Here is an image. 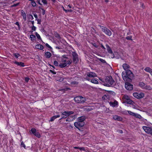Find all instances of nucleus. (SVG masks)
Here are the masks:
<instances>
[{
  "label": "nucleus",
  "mask_w": 152,
  "mask_h": 152,
  "mask_svg": "<svg viewBox=\"0 0 152 152\" xmlns=\"http://www.w3.org/2000/svg\"><path fill=\"white\" fill-rule=\"evenodd\" d=\"M72 56H73V61L74 62L77 61L78 60V55L75 52H72Z\"/></svg>",
  "instance_id": "11"
},
{
  "label": "nucleus",
  "mask_w": 152,
  "mask_h": 152,
  "mask_svg": "<svg viewBox=\"0 0 152 152\" xmlns=\"http://www.w3.org/2000/svg\"><path fill=\"white\" fill-rule=\"evenodd\" d=\"M124 102L127 104H131L133 102L130 99H129L128 100H126Z\"/></svg>",
  "instance_id": "32"
},
{
  "label": "nucleus",
  "mask_w": 152,
  "mask_h": 152,
  "mask_svg": "<svg viewBox=\"0 0 152 152\" xmlns=\"http://www.w3.org/2000/svg\"><path fill=\"white\" fill-rule=\"evenodd\" d=\"M53 64L55 66H59L58 62L56 61H54Z\"/></svg>",
  "instance_id": "41"
},
{
  "label": "nucleus",
  "mask_w": 152,
  "mask_h": 152,
  "mask_svg": "<svg viewBox=\"0 0 152 152\" xmlns=\"http://www.w3.org/2000/svg\"><path fill=\"white\" fill-rule=\"evenodd\" d=\"M87 76L90 77H97V75L96 74L93 72H87Z\"/></svg>",
  "instance_id": "12"
},
{
  "label": "nucleus",
  "mask_w": 152,
  "mask_h": 152,
  "mask_svg": "<svg viewBox=\"0 0 152 152\" xmlns=\"http://www.w3.org/2000/svg\"><path fill=\"white\" fill-rule=\"evenodd\" d=\"M14 64L20 66L24 67L25 66L24 64L21 62L16 61L14 62Z\"/></svg>",
  "instance_id": "16"
},
{
  "label": "nucleus",
  "mask_w": 152,
  "mask_h": 152,
  "mask_svg": "<svg viewBox=\"0 0 152 152\" xmlns=\"http://www.w3.org/2000/svg\"><path fill=\"white\" fill-rule=\"evenodd\" d=\"M91 82L93 83L96 84H98V82L96 79H92L91 80Z\"/></svg>",
  "instance_id": "27"
},
{
  "label": "nucleus",
  "mask_w": 152,
  "mask_h": 152,
  "mask_svg": "<svg viewBox=\"0 0 152 152\" xmlns=\"http://www.w3.org/2000/svg\"><path fill=\"white\" fill-rule=\"evenodd\" d=\"M144 70L146 72H148L150 74L152 73V69L148 67H146L144 69Z\"/></svg>",
  "instance_id": "20"
},
{
  "label": "nucleus",
  "mask_w": 152,
  "mask_h": 152,
  "mask_svg": "<svg viewBox=\"0 0 152 152\" xmlns=\"http://www.w3.org/2000/svg\"><path fill=\"white\" fill-rule=\"evenodd\" d=\"M29 80V78L28 77H26L25 78V81L27 83L28 81Z\"/></svg>",
  "instance_id": "53"
},
{
  "label": "nucleus",
  "mask_w": 152,
  "mask_h": 152,
  "mask_svg": "<svg viewBox=\"0 0 152 152\" xmlns=\"http://www.w3.org/2000/svg\"><path fill=\"white\" fill-rule=\"evenodd\" d=\"M35 34L37 38L38 39H40L41 40V38L40 36L36 32H35Z\"/></svg>",
  "instance_id": "37"
},
{
  "label": "nucleus",
  "mask_w": 152,
  "mask_h": 152,
  "mask_svg": "<svg viewBox=\"0 0 152 152\" xmlns=\"http://www.w3.org/2000/svg\"><path fill=\"white\" fill-rule=\"evenodd\" d=\"M109 104L111 106L114 107L118 105V103L115 100L114 102H110Z\"/></svg>",
  "instance_id": "14"
},
{
  "label": "nucleus",
  "mask_w": 152,
  "mask_h": 152,
  "mask_svg": "<svg viewBox=\"0 0 152 152\" xmlns=\"http://www.w3.org/2000/svg\"><path fill=\"white\" fill-rule=\"evenodd\" d=\"M144 89L150 90L152 89L151 87L149 85H145V87L144 88Z\"/></svg>",
  "instance_id": "26"
},
{
  "label": "nucleus",
  "mask_w": 152,
  "mask_h": 152,
  "mask_svg": "<svg viewBox=\"0 0 152 152\" xmlns=\"http://www.w3.org/2000/svg\"><path fill=\"white\" fill-rule=\"evenodd\" d=\"M35 48L37 49L42 50L44 48V47L43 45H41L38 44L36 45L35 46Z\"/></svg>",
  "instance_id": "21"
},
{
  "label": "nucleus",
  "mask_w": 152,
  "mask_h": 152,
  "mask_svg": "<svg viewBox=\"0 0 152 152\" xmlns=\"http://www.w3.org/2000/svg\"><path fill=\"white\" fill-rule=\"evenodd\" d=\"M133 95L134 97L137 99H141L144 96V94L142 93H138L137 92H135L133 94Z\"/></svg>",
  "instance_id": "8"
},
{
  "label": "nucleus",
  "mask_w": 152,
  "mask_h": 152,
  "mask_svg": "<svg viewBox=\"0 0 152 152\" xmlns=\"http://www.w3.org/2000/svg\"><path fill=\"white\" fill-rule=\"evenodd\" d=\"M115 84V82L111 76L106 77L105 84H104V86L108 87H114Z\"/></svg>",
  "instance_id": "2"
},
{
  "label": "nucleus",
  "mask_w": 152,
  "mask_h": 152,
  "mask_svg": "<svg viewBox=\"0 0 152 152\" xmlns=\"http://www.w3.org/2000/svg\"><path fill=\"white\" fill-rule=\"evenodd\" d=\"M19 4V3H17L15 4H13V6L14 7L17 6H18Z\"/></svg>",
  "instance_id": "59"
},
{
  "label": "nucleus",
  "mask_w": 152,
  "mask_h": 152,
  "mask_svg": "<svg viewBox=\"0 0 152 152\" xmlns=\"http://www.w3.org/2000/svg\"><path fill=\"white\" fill-rule=\"evenodd\" d=\"M13 55L16 58H18L19 56H20V55L18 53H13Z\"/></svg>",
  "instance_id": "34"
},
{
  "label": "nucleus",
  "mask_w": 152,
  "mask_h": 152,
  "mask_svg": "<svg viewBox=\"0 0 152 152\" xmlns=\"http://www.w3.org/2000/svg\"><path fill=\"white\" fill-rule=\"evenodd\" d=\"M28 18L29 19H31V20H33L34 19L33 17L31 15H28Z\"/></svg>",
  "instance_id": "46"
},
{
  "label": "nucleus",
  "mask_w": 152,
  "mask_h": 152,
  "mask_svg": "<svg viewBox=\"0 0 152 152\" xmlns=\"http://www.w3.org/2000/svg\"><path fill=\"white\" fill-rule=\"evenodd\" d=\"M92 110V108L91 107H88L84 109V110L86 112H88Z\"/></svg>",
  "instance_id": "31"
},
{
  "label": "nucleus",
  "mask_w": 152,
  "mask_h": 152,
  "mask_svg": "<svg viewBox=\"0 0 152 152\" xmlns=\"http://www.w3.org/2000/svg\"><path fill=\"white\" fill-rule=\"evenodd\" d=\"M99 60V61H101V62L103 63H106V61H105V60L102 59V58H99V59H98Z\"/></svg>",
  "instance_id": "40"
},
{
  "label": "nucleus",
  "mask_w": 152,
  "mask_h": 152,
  "mask_svg": "<svg viewBox=\"0 0 152 152\" xmlns=\"http://www.w3.org/2000/svg\"><path fill=\"white\" fill-rule=\"evenodd\" d=\"M79 149L81 151H82V150L85 151V148L84 147H79Z\"/></svg>",
  "instance_id": "54"
},
{
  "label": "nucleus",
  "mask_w": 152,
  "mask_h": 152,
  "mask_svg": "<svg viewBox=\"0 0 152 152\" xmlns=\"http://www.w3.org/2000/svg\"><path fill=\"white\" fill-rule=\"evenodd\" d=\"M29 133L31 135L33 134L38 138H40L41 137L40 134L37 131L36 129L35 128H32L29 131Z\"/></svg>",
  "instance_id": "5"
},
{
  "label": "nucleus",
  "mask_w": 152,
  "mask_h": 152,
  "mask_svg": "<svg viewBox=\"0 0 152 152\" xmlns=\"http://www.w3.org/2000/svg\"><path fill=\"white\" fill-rule=\"evenodd\" d=\"M84 122H81L79 121L77 122H75L74 123L75 126L79 130H80V128L84 126Z\"/></svg>",
  "instance_id": "7"
},
{
  "label": "nucleus",
  "mask_w": 152,
  "mask_h": 152,
  "mask_svg": "<svg viewBox=\"0 0 152 152\" xmlns=\"http://www.w3.org/2000/svg\"><path fill=\"white\" fill-rule=\"evenodd\" d=\"M34 17L36 18V20L38 19V17H37V15L36 14H34Z\"/></svg>",
  "instance_id": "55"
},
{
  "label": "nucleus",
  "mask_w": 152,
  "mask_h": 152,
  "mask_svg": "<svg viewBox=\"0 0 152 152\" xmlns=\"http://www.w3.org/2000/svg\"><path fill=\"white\" fill-rule=\"evenodd\" d=\"M86 118L85 116H82L78 118V121L81 122H84V121L85 120Z\"/></svg>",
  "instance_id": "17"
},
{
  "label": "nucleus",
  "mask_w": 152,
  "mask_h": 152,
  "mask_svg": "<svg viewBox=\"0 0 152 152\" xmlns=\"http://www.w3.org/2000/svg\"><path fill=\"white\" fill-rule=\"evenodd\" d=\"M125 86L126 88L128 90L131 91L133 89V85L128 82L126 83Z\"/></svg>",
  "instance_id": "9"
},
{
  "label": "nucleus",
  "mask_w": 152,
  "mask_h": 152,
  "mask_svg": "<svg viewBox=\"0 0 152 152\" xmlns=\"http://www.w3.org/2000/svg\"><path fill=\"white\" fill-rule=\"evenodd\" d=\"M74 100L77 103L81 104L84 102L86 101V99L81 96H78L75 97Z\"/></svg>",
  "instance_id": "3"
},
{
  "label": "nucleus",
  "mask_w": 152,
  "mask_h": 152,
  "mask_svg": "<svg viewBox=\"0 0 152 152\" xmlns=\"http://www.w3.org/2000/svg\"><path fill=\"white\" fill-rule=\"evenodd\" d=\"M56 48L57 49H61V48H60V47H58V46H56Z\"/></svg>",
  "instance_id": "64"
},
{
  "label": "nucleus",
  "mask_w": 152,
  "mask_h": 152,
  "mask_svg": "<svg viewBox=\"0 0 152 152\" xmlns=\"http://www.w3.org/2000/svg\"><path fill=\"white\" fill-rule=\"evenodd\" d=\"M66 65L67 64L68 65H70L72 63V61L71 60L68 61H66Z\"/></svg>",
  "instance_id": "50"
},
{
  "label": "nucleus",
  "mask_w": 152,
  "mask_h": 152,
  "mask_svg": "<svg viewBox=\"0 0 152 152\" xmlns=\"http://www.w3.org/2000/svg\"><path fill=\"white\" fill-rule=\"evenodd\" d=\"M132 36H127L126 37V38L127 40H132Z\"/></svg>",
  "instance_id": "39"
},
{
  "label": "nucleus",
  "mask_w": 152,
  "mask_h": 152,
  "mask_svg": "<svg viewBox=\"0 0 152 152\" xmlns=\"http://www.w3.org/2000/svg\"><path fill=\"white\" fill-rule=\"evenodd\" d=\"M106 46L107 49V50L108 53L110 54H113V52L112 51L110 47L109 46V45L107 44H106Z\"/></svg>",
  "instance_id": "18"
},
{
  "label": "nucleus",
  "mask_w": 152,
  "mask_h": 152,
  "mask_svg": "<svg viewBox=\"0 0 152 152\" xmlns=\"http://www.w3.org/2000/svg\"><path fill=\"white\" fill-rule=\"evenodd\" d=\"M99 26L101 28L102 31L106 35L109 36L112 35V32L108 28L101 25H99Z\"/></svg>",
  "instance_id": "4"
},
{
  "label": "nucleus",
  "mask_w": 152,
  "mask_h": 152,
  "mask_svg": "<svg viewBox=\"0 0 152 152\" xmlns=\"http://www.w3.org/2000/svg\"><path fill=\"white\" fill-rule=\"evenodd\" d=\"M126 112H128V113L131 115L134 116L135 113L131 112L130 111H126Z\"/></svg>",
  "instance_id": "35"
},
{
  "label": "nucleus",
  "mask_w": 152,
  "mask_h": 152,
  "mask_svg": "<svg viewBox=\"0 0 152 152\" xmlns=\"http://www.w3.org/2000/svg\"><path fill=\"white\" fill-rule=\"evenodd\" d=\"M41 10L42 11V14L44 15L45 14V10L43 8H41Z\"/></svg>",
  "instance_id": "48"
},
{
  "label": "nucleus",
  "mask_w": 152,
  "mask_h": 152,
  "mask_svg": "<svg viewBox=\"0 0 152 152\" xmlns=\"http://www.w3.org/2000/svg\"><path fill=\"white\" fill-rule=\"evenodd\" d=\"M112 54V56H111V57L112 58H114V56H115L114 55V54H113H113Z\"/></svg>",
  "instance_id": "62"
},
{
  "label": "nucleus",
  "mask_w": 152,
  "mask_h": 152,
  "mask_svg": "<svg viewBox=\"0 0 152 152\" xmlns=\"http://www.w3.org/2000/svg\"><path fill=\"white\" fill-rule=\"evenodd\" d=\"M92 45L96 48H98V46L95 43L92 44Z\"/></svg>",
  "instance_id": "56"
},
{
  "label": "nucleus",
  "mask_w": 152,
  "mask_h": 152,
  "mask_svg": "<svg viewBox=\"0 0 152 152\" xmlns=\"http://www.w3.org/2000/svg\"><path fill=\"white\" fill-rule=\"evenodd\" d=\"M30 37L31 38V40L32 41H34L36 39V36L34 35H30Z\"/></svg>",
  "instance_id": "30"
},
{
  "label": "nucleus",
  "mask_w": 152,
  "mask_h": 152,
  "mask_svg": "<svg viewBox=\"0 0 152 152\" xmlns=\"http://www.w3.org/2000/svg\"><path fill=\"white\" fill-rule=\"evenodd\" d=\"M20 12H21V15L22 16H23V20L24 21L26 20V16L25 12L23 10H21Z\"/></svg>",
  "instance_id": "15"
},
{
  "label": "nucleus",
  "mask_w": 152,
  "mask_h": 152,
  "mask_svg": "<svg viewBox=\"0 0 152 152\" xmlns=\"http://www.w3.org/2000/svg\"><path fill=\"white\" fill-rule=\"evenodd\" d=\"M78 82H77L76 81H73V82H72L71 83V84L72 85H77L78 84Z\"/></svg>",
  "instance_id": "43"
},
{
  "label": "nucleus",
  "mask_w": 152,
  "mask_h": 152,
  "mask_svg": "<svg viewBox=\"0 0 152 152\" xmlns=\"http://www.w3.org/2000/svg\"><path fill=\"white\" fill-rule=\"evenodd\" d=\"M66 66V63H61L59 65V66L61 68H63Z\"/></svg>",
  "instance_id": "25"
},
{
  "label": "nucleus",
  "mask_w": 152,
  "mask_h": 152,
  "mask_svg": "<svg viewBox=\"0 0 152 152\" xmlns=\"http://www.w3.org/2000/svg\"><path fill=\"white\" fill-rule=\"evenodd\" d=\"M122 76L123 80L125 81L131 82L132 79L134 77L133 73L129 69H127L126 72H123Z\"/></svg>",
  "instance_id": "1"
},
{
  "label": "nucleus",
  "mask_w": 152,
  "mask_h": 152,
  "mask_svg": "<svg viewBox=\"0 0 152 152\" xmlns=\"http://www.w3.org/2000/svg\"><path fill=\"white\" fill-rule=\"evenodd\" d=\"M36 28L34 26H33L31 27V29L32 30L35 31L36 30Z\"/></svg>",
  "instance_id": "49"
},
{
  "label": "nucleus",
  "mask_w": 152,
  "mask_h": 152,
  "mask_svg": "<svg viewBox=\"0 0 152 152\" xmlns=\"http://www.w3.org/2000/svg\"><path fill=\"white\" fill-rule=\"evenodd\" d=\"M31 5L34 7H36L37 5L36 3L35 2L34 0L31 2Z\"/></svg>",
  "instance_id": "38"
},
{
  "label": "nucleus",
  "mask_w": 152,
  "mask_h": 152,
  "mask_svg": "<svg viewBox=\"0 0 152 152\" xmlns=\"http://www.w3.org/2000/svg\"><path fill=\"white\" fill-rule=\"evenodd\" d=\"M99 79L100 80H101L102 83H104V84H105V79H103L102 78H99Z\"/></svg>",
  "instance_id": "45"
},
{
  "label": "nucleus",
  "mask_w": 152,
  "mask_h": 152,
  "mask_svg": "<svg viewBox=\"0 0 152 152\" xmlns=\"http://www.w3.org/2000/svg\"><path fill=\"white\" fill-rule=\"evenodd\" d=\"M42 2L44 5H47L48 4L47 1V0H42Z\"/></svg>",
  "instance_id": "42"
},
{
  "label": "nucleus",
  "mask_w": 152,
  "mask_h": 152,
  "mask_svg": "<svg viewBox=\"0 0 152 152\" xmlns=\"http://www.w3.org/2000/svg\"><path fill=\"white\" fill-rule=\"evenodd\" d=\"M123 67L124 69L126 70V69H129L130 67V66L129 65L125 63L123 65Z\"/></svg>",
  "instance_id": "23"
},
{
  "label": "nucleus",
  "mask_w": 152,
  "mask_h": 152,
  "mask_svg": "<svg viewBox=\"0 0 152 152\" xmlns=\"http://www.w3.org/2000/svg\"><path fill=\"white\" fill-rule=\"evenodd\" d=\"M20 145L21 147H23L24 148H26V146L23 142H21Z\"/></svg>",
  "instance_id": "44"
},
{
  "label": "nucleus",
  "mask_w": 152,
  "mask_h": 152,
  "mask_svg": "<svg viewBox=\"0 0 152 152\" xmlns=\"http://www.w3.org/2000/svg\"><path fill=\"white\" fill-rule=\"evenodd\" d=\"M141 7L142 8H144L145 6L143 4H141Z\"/></svg>",
  "instance_id": "63"
},
{
  "label": "nucleus",
  "mask_w": 152,
  "mask_h": 152,
  "mask_svg": "<svg viewBox=\"0 0 152 152\" xmlns=\"http://www.w3.org/2000/svg\"><path fill=\"white\" fill-rule=\"evenodd\" d=\"M101 47L102 48V49H104V50H105L106 49L105 47H104V46L102 44H101Z\"/></svg>",
  "instance_id": "60"
},
{
  "label": "nucleus",
  "mask_w": 152,
  "mask_h": 152,
  "mask_svg": "<svg viewBox=\"0 0 152 152\" xmlns=\"http://www.w3.org/2000/svg\"><path fill=\"white\" fill-rule=\"evenodd\" d=\"M61 114L63 115H65V116H68L71 115L73 114L74 113V112L72 111H64V112H61Z\"/></svg>",
  "instance_id": "10"
},
{
  "label": "nucleus",
  "mask_w": 152,
  "mask_h": 152,
  "mask_svg": "<svg viewBox=\"0 0 152 152\" xmlns=\"http://www.w3.org/2000/svg\"><path fill=\"white\" fill-rule=\"evenodd\" d=\"M61 61L62 62L64 63H66V60L62 58Z\"/></svg>",
  "instance_id": "52"
},
{
  "label": "nucleus",
  "mask_w": 152,
  "mask_h": 152,
  "mask_svg": "<svg viewBox=\"0 0 152 152\" xmlns=\"http://www.w3.org/2000/svg\"><path fill=\"white\" fill-rule=\"evenodd\" d=\"M51 54L49 52H46L45 53V56L47 58H50L51 56Z\"/></svg>",
  "instance_id": "19"
},
{
  "label": "nucleus",
  "mask_w": 152,
  "mask_h": 152,
  "mask_svg": "<svg viewBox=\"0 0 152 152\" xmlns=\"http://www.w3.org/2000/svg\"><path fill=\"white\" fill-rule=\"evenodd\" d=\"M45 45L47 47L49 48L50 49H52L51 47L50 46L48 43H46Z\"/></svg>",
  "instance_id": "57"
},
{
  "label": "nucleus",
  "mask_w": 152,
  "mask_h": 152,
  "mask_svg": "<svg viewBox=\"0 0 152 152\" xmlns=\"http://www.w3.org/2000/svg\"><path fill=\"white\" fill-rule=\"evenodd\" d=\"M60 117V115H55L53 116L50 119V121H53L56 118H59Z\"/></svg>",
  "instance_id": "22"
},
{
  "label": "nucleus",
  "mask_w": 152,
  "mask_h": 152,
  "mask_svg": "<svg viewBox=\"0 0 152 152\" xmlns=\"http://www.w3.org/2000/svg\"><path fill=\"white\" fill-rule=\"evenodd\" d=\"M129 99V97L128 95H124V97L123 98V100L124 101V102L125 101L127 100H128Z\"/></svg>",
  "instance_id": "29"
},
{
  "label": "nucleus",
  "mask_w": 152,
  "mask_h": 152,
  "mask_svg": "<svg viewBox=\"0 0 152 152\" xmlns=\"http://www.w3.org/2000/svg\"><path fill=\"white\" fill-rule=\"evenodd\" d=\"M55 36L56 37L58 38V39H60L61 38L60 35L57 33H56L54 34Z\"/></svg>",
  "instance_id": "33"
},
{
  "label": "nucleus",
  "mask_w": 152,
  "mask_h": 152,
  "mask_svg": "<svg viewBox=\"0 0 152 152\" xmlns=\"http://www.w3.org/2000/svg\"><path fill=\"white\" fill-rule=\"evenodd\" d=\"M15 24L17 25L18 26V27H19L20 28V27L19 24L18 22H16L15 23Z\"/></svg>",
  "instance_id": "58"
},
{
  "label": "nucleus",
  "mask_w": 152,
  "mask_h": 152,
  "mask_svg": "<svg viewBox=\"0 0 152 152\" xmlns=\"http://www.w3.org/2000/svg\"><path fill=\"white\" fill-rule=\"evenodd\" d=\"M72 118V117H69L66 120V121H69L70 122L71 121H72L73 120V119H72L71 118Z\"/></svg>",
  "instance_id": "36"
},
{
  "label": "nucleus",
  "mask_w": 152,
  "mask_h": 152,
  "mask_svg": "<svg viewBox=\"0 0 152 152\" xmlns=\"http://www.w3.org/2000/svg\"><path fill=\"white\" fill-rule=\"evenodd\" d=\"M37 21V24H41V19H38L37 20H36Z\"/></svg>",
  "instance_id": "47"
},
{
  "label": "nucleus",
  "mask_w": 152,
  "mask_h": 152,
  "mask_svg": "<svg viewBox=\"0 0 152 152\" xmlns=\"http://www.w3.org/2000/svg\"><path fill=\"white\" fill-rule=\"evenodd\" d=\"M134 116L139 119H141L142 118V117L140 115L137 113H135Z\"/></svg>",
  "instance_id": "28"
},
{
  "label": "nucleus",
  "mask_w": 152,
  "mask_h": 152,
  "mask_svg": "<svg viewBox=\"0 0 152 152\" xmlns=\"http://www.w3.org/2000/svg\"><path fill=\"white\" fill-rule=\"evenodd\" d=\"M113 118L114 120L119 121H121L123 119L121 117L117 115H114Z\"/></svg>",
  "instance_id": "13"
},
{
  "label": "nucleus",
  "mask_w": 152,
  "mask_h": 152,
  "mask_svg": "<svg viewBox=\"0 0 152 152\" xmlns=\"http://www.w3.org/2000/svg\"><path fill=\"white\" fill-rule=\"evenodd\" d=\"M145 85L144 83L142 82H140L139 84V86L143 89H144Z\"/></svg>",
  "instance_id": "24"
},
{
  "label": "nucleus",
  "mask_w": 152,
  "mask_h": 152,
  "mask_svg": "<svg viewBox=\"0 0 152 152\" xmlns=\"http://www.w3.org/2000/svg\"><path fill=\"white\" fill-rule=\"evenodd\" d=\"M143 129L147 133L151 134L152 136V128L146 126L142 127Z\"/></svg>",
  "instance_id": "6"
},
{
  "label": "nucleus",
  "mask_w": 152,
  "mask_h": 152,
  "mask_svg": "<svg viewBox=\"0 0 152 152\" xmlns=\"http://www.w3.org/2000/svg\"><path fill=\"white\" fill-rule=\"evenodd\" d=\"M40 0H37V2L39 4L42 5V4L40 2Z\"/></svg>",
  "instance_id": "61"
},
{
  "label": "nucleus",
  "mask_w": 152,
  "mask_h": 152,
  "mask_svg": "<svg viewBox=\"0 0 152 152\" xmlns=\"http://www.w3.org/2000/svg\"><path fill=\"white\" fill-rule=\"evenodd\" d=\"M50 72L52 73L53 74L55 75L56 74V72H55L54 71H53L52 70H50Z\"/></svg>",
  "instance_id": "51"
}]
</instances>
